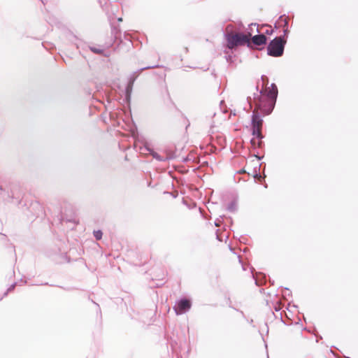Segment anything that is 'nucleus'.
Listing matches in <instances>:
<instances>
[{
	"label": "nucleus",
	"instance_id": "nucleus-13",
	"mask_svg": "<svg viewBox=\"0 0 358 358\" xmlns=\"http://www.w3.org/2000/svg\"><path fill=\"white\" fill-rule=\"evenodd\" d=\"M103 233L101 230L94 231V236L96 240H101Z\"/></svg>",
	"mask_w": 358,
	"mask_h": 358
},
{
	"label": "nucleus",
	"instance_id": "nucleus-16",
	"mask_svg": "<svg viewBox=\"0 0 358 358\" xmlns=\"http://www.w3.org/2000/svg\"><path fill=\"white\" fill-rule=\"evenodd\" d=\"M248 102L250 104V107L252 108V98L251 97H248Z\"/></svg>",
	"mask_w": 358,
	"mask_h": 358
},
{
	"label": "nucleus",
	"instance_id": "nucleus-4",
	"mask_svg": "<svg viewBox=\"0 0 358 358\" xmlns=\"http://www.w3.org/2000/svg\"><path fill=\"white\" fill-rule=\"evenodd\" d=\"M258 110L260 111V110L255 105V108L253 110L252 115V134L257 138L262 139L263 138V136L262 135V127L263 120L260 117Z\"/></svg>",
	"mask_w": 358,
	"mask_h": 358
},
{
	"label": "nucleus",
	"instance_id": "nucleus-9",
	"mask_svg": "<svg viewBox=\"0 0 358 358\" xmlns=\"http://www.w3.org/2000/svg\"><path fill=\"white\" fill-rule=\"evenodd\" d=\"M254 29H255V31L257 34L259 33V31L258 29V26L257 25V24L255 23H252L249 25V27L248 29H247L246 30V32L245 33H248V31H250L252 33V34L254 33Z\"/></svg>",
	"mask_w": 358,
	"mask_h": 358
},
{
	"label": "nucleus",
	"instance_id": "nucleus-20",
	"mask_svg": "<svg viewBox=\"0 0 358 358\" xmlns=\"http://www.w3.org/2000/svg\"><path fill=\"white\" fill-rule=\"evenodd\" d=\"M215 224L216 226H219L218 221H215Z\"/></svg>",
	"mask_w": 358,
	"mask_h": 358
},
{
	"label": "nucleus",
	"instance_id": "nucleus-12",
	"mask_svg": "<svg viewBox=\"0 0 358 358\" xmlns=\"http://www.w3.org/2000/svg\"><path fill=\"white\" fill-rule=\"evenodd\" d=\"M227 210L231 211V212H234L236 211V204L235 202H231L228 206H227Z\"/></svg>",
	"mask_w": 358,
	"mask_h": 358
},
{
	"label": "nucleus",
	"instance_id": "nucleus-14",
	"mask_svg": "<svg viewBox=\"0 0 358 358\" xmlns=\"http://www.w3.org/2000/svg\"><path fill=\"white\" fill-rule=\"evenodd\" d=\"M16 285V283H14L13 285H11L7 289V291L3 294V297L7 296V294H8V292H11L12 290L14 289Z\"/></svg>",
	"mask_w": 358,
	"mask_h": 358
},
{
	"label": "nucleus",
	"instance_id": "nucleus-7",
	"mask_svg": "<svg viewBox=\"0 0 358 358\" xmlns=\"http://www.w3.org/2000/svg\"><path fill=\"white\" fill-rule=\"evenodd\" d=\"M146 150H148L150 154L155 158L156 160L159 162H166L170 159V157H162L160 155H159L157 152H155L151 148H149L148 147H145Z\"/></svg>",
	"mask_w": 358,
	"mask_h": 358
},
{
	"label": "nucleus",
	"instance_id": "nucleus-5",
	"mask_svg": "<svg viewBox=\"0 0 358 358\" xmlns=\"http://www.w3.org/2000/svg\"><path fill=\"white\" fill-rule=\"evenodd\" d=\"M192 306L191 301L187 299H181L176 302L173 309L177 315L187 312Z\"/></svg>",
	"mask_w": 358,
	"mask_h": 358
},
{
	"label": "nucleus",
	"instance_id": "nucleus-1",
	"mask_svg": "<svg viewBox=\"0 0 358 358\" xmlns=\"http://www.w3.org/2000/svg\"><path fill=\"white\" fill-rule=\"evenodd\" d=\"M271 90H259L256 87V92L253 94V102L264 115H269L273 110L277 96L278 88L275 84L272 83Z\"/></svg>",
	"mask_w": 358,
	"mask_h": 358
},
{
	"label": "nucleus",
	"instance_id": "nucleus-10",
	"mask_svg": "<svg viewBox=\"0 0 358 358\" xmlns=\"http://www.w3.org/2000/svg\"><path fill=\"white\" fill-rule=\"evenodd\" d=\"M278 23H282L283 28H288V20L283 16H280L278 19Z\"/></svg>",
	"mask_w": 358,
	"mask_h": 358
},
{
	"label": "nucleus",
	"instance_id": "nucleus-8",
	"mask_svg": "<svg viewBox=\"0 0 358 358\" xmlns=\"http://www.w3.org/2000/svg\"><path fill=\"white\" fill-rule=\"evenodd\" d=\"M134 81V80H130L126 87L125 93H126V99L127 101H129V99H130Z\"/></svg>",
	"mask_w": 358,
	"mask_h": 358
},
{
	"label": "nucleus",
	"instance_id": "nucleus-3",
	"mask_svg": "<svg viewBox=\"0 0 358 358\" xmlns=\"http://www.w3.org/2000/svg\"><path fill=\"white\" fill-rule=\"evenodd\" d=\"M286 40L282 36L271 40L267 46V54L269 56L278 57L283 55Z\"/></svg>",
	"mask_w": 358,
	"mask_h": 358
},
{
	"label": "nucleus",
	"instance_id": "nucleus-15",
	"mask_svg": "<svg viewBox=\"0 0 358 358\" xmlns=\"http://www.w3.org/2000/svg\"><path fill=\"white\" fill-rule=\"evenodd\" d=\"M283 32H284V36L282 37L284 38V36H287V34L289 33L288 28H284Z\"/></svg>",
	"mask_w": 358,
	"mask_h": 358
},
{
	"label": "nucleus",
	"instance_id": "nucleus-22",
	"mask_svg": "<svg viewBox=\"0 0 358 358\" xmlns=\"http://www.w3.org/2000/svg\"><path fill=\"white\" fill-rule=\"evenodd\" d=\"M122 18L118 19V21H122Z\"/></svg>",
	"mask_w": 358,
	"mask_h": 358
},
{
	"label": "nucleus",
	"instance_id": "nucleus-17",
	"mask_svg": "<svg viewBox=\"0 0 358 358\" xmlns=\"http://www.w3.org/2000/svg\"><path fill=\"white\" fill-rule=\"evenodd\" d=\"M154 67H155V66H146V67H144V68L141 69V70L148 69H151V68H154Z\"/></svg>",
	"mask_w": 358,
	"mask_h": 358
},
{
	"label": "nucleus",
	"instance_id": "nucleus-19",
	"mask_svg": "<svg viewBox=\"0 0 358 358\" xmlns=\"http://www.w3.org/2000/svg\"><path fill=\"white\" fill-rule=\"evenodd\" d=\"M271 32H272V31H269L268 30H266V33L267 34H271Z\"/></svg>",
	"mask_w": 358,
	"mask_h": 358
},
{
	"label": "nucleus",
	"instance_id": "nucleus-18",
	"mask_svg": "<svg viewBox=\"0 0 358 358\" xmlns=\"http://www.w3.org/2000/svg\"><path fill=\"white\" fill-rule=\"evenodd\" d=\"M171 348H173V352L178 355L176 350L173 348V346L172 344H171Z\"/></svg>",
	"mask_w": 358,
	"mask_h": 358
},
{
	"label": "nucleus",
	"instance_id": "nucleus-24",
	"mask_svg": "<svg viewBox=\"0 0 358 358\" xmlns=\"http://www.w3.org/2000/svg\"><path fill=\"white\" fill-rule=\"evenodd\" d=\"M178 358H179V357H178Z\"/></svg>",
	"mask_w": 358,
	"mask_h": 358
},
{
	"label": "nucleus",
	"instance_id": "nucleus-11",
	"mask_svg": "<svg viewBox=\"0 0 358 358\" xmlns=\"http://www.w3.org/2000/svg\"><path fill=\"white\" fill-rule=\"evenodd\" d=\"M90 49L96 54H102L103 50L101 47L90 46Z\"/></svg>",
	"mask_w": 358,
	"mask_h": 358
},
{
	"label": "nucleus",
	"instance_id": "nucleus-23",
	"mask_svg": "<svg viewBox=\"0 0 358 358\" xmlns=\"http://www.w3.org/2000/svg\"><path fill=\"white\" fill-rule=\"evenodd\" d=\"M254 141H254L253 139H252V140H251V143H254Z\"/></svg>",
	"mask_w": 358,
	"mask_h": 358
},
{
	"label": "nucleus",
	"instance_id": "nucleus-2",
	"mask_svg": "<svg viewBox=\"0 0 358 358\" xmlns=\"http://www.w3.org/2000/svg\"><path fill=\"white\" fill-rule=\"evenodd\" d=\"M251 36L252 33L250 31H248V33H234L232 24H228L226 27V33L224 34L227 47L230 50L245 45H247L248 48H251Z\"/></svg>",
	"mask_w": 358,
	"mask_h": 358
},
{
	"label": "nucleus",
	"instance_id": "nucleus-6",
	"mask_svg": "<svg viewBox=\"0 0 358 358\" xmlns=\"http://www.w3.org/2000/svg\"><path fill=\"white\" fill-rule=\"evenodd\" d=\"M267 38L263 34H257L250 37L251 45L253 44L255 45L259 46L262 45H264L266 43Z\"/></svg>",
	"mask_w": 358,
	"mask_h": 358
},
{
	"label": "nucleus",
	"instance_id": "nucleus-21",
	"mask_svg": "<svg viewBox=\"0 0 358 358\" xmlns=\"http://www.w3.org/2000/svg\"><path fill=\"white\" fill-rule=\"evenodd\" d=\"M256 176H257V177L258 176V177H259V178H260V177H261V175H257V174H256Z\"/></svg>",
	"mask_w": 358,
	"mask_h": 358
}]
</instances>
